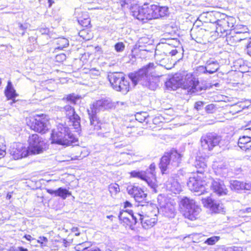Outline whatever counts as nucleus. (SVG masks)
<instances>
[{
    "label": "nucleus",
    "mask_w": 251,
    "mask_h": 251,
    "mask_svg": "<svg viewBox=\"0 0 251 251\" xmlns=\"http://www.w3.org/2000/svg\"><path fill=\"white\" fill-rule=\"evenodd\" d=\"M5 94L8 99L12 100V101L10 102V104H12V103L15 102L14 99L17 97L18 95L16 93V91L11 82L10 81L8 82L7 85L5 90Z\"/></svg>",
    "instance_id": "obj_25"
},
{
    "label": "nucleus",
    "mask_w": 251,
    "mask_h": 251,
    "mask_svg": "<svg viewBox=\"0 0 251 251\" xmlns=\"http://www.w3.org/2000/svg\"><path fill=\"white\" fill-rule=\"evenodd\" d=\"M88 114L90 120V133H93L95 131H98L100 128V124L96 116V113H94L90 109L87 110Z\"/></svg>",
    "instance_id": "obj_21"
},
{
    "label": "nucleus",
    "mask_w": 251,
    "mask_h": 251,
    "mask_svg": "<svg viewBox=\"0 0 251 251\" xmlns=\"http://www.w3.org/2000/svg\"><path fill=\"white\" fill-rule=\"evenodd\" d=\"M225 251H242V250L241 247L232 246L226 248Z\"/></svg>",
    "instance_id": "obj_54"
},
{
    "label": "nucleus",
    "mask_w": 251,
    "mask_h": 251,
    "mask_svg": "<svg viewBox=\"0 0 251 251\" xmlns=\"http://www.w3.org/2000/svg\"><path fill=\"white\" fill-rule=\"evenodd\" d=\"M186 77V81L183 84L184 89H187L188 92H195L198 84V81L191 75H187Z\"/></svg>",
    "instance_id": "obj_22"
},
{
    "label": "nucleus",
    "mask_w": 251,
    "mask_h": 251,
    "mask_svg": "<svg viewBox=\"0 0 251 251\" xmlns=\"http://www.w3.org/2000/svg\"><path fill=\"white\" fill-rule=\"evenodd\" d=\"M67 118L68 119V125L73 126L77 131L80 130V118L75 112L74 108L70 106L66 105L64 107Z\"/></svg>",
    "instance_id": "obj_14"
},
{
    "label": "nucleus",
    "mask_w": 251,
    "mask_h": 251,
    "mask_svg": "<svg viewBox=\"0 0 251 251\" xmlns=\"http://www.w3.org/2000/svg\"><path fill=\"white\" fill-rule=\"evenodd\" d=\"M155 169V165L153 163L146 171H133L130 173V176L133 177H136L145 181L152 189V191L156 193L157 185Z\"/></svg>",
    "instance_id": "obj_3"
},
{
    "label": "nucleus",
    "mask_w": 251,
    "mask_h": 251,
    "mask_svg": "<svg viewBox=\"0 0 251 251\" xmlns=\"http://www.w3.org/2000/svg\"><path fill=\"white\" fill-rule=\"evenodd\" d=\"M134 215L132 211H127V210L123 211L120 212L119 218V219H122V217H134Z\"/></svg>",
    "instance_id": "obj_46"
},
{
    "label": "nucleus",
    "mask_w": 251,
    "mask_h": 251,
    "mask_svg": "<svg viewBox=\"0 0 251 251\" xmlns=\"http://www.w3.org/2000/svg\"><path fill=\"white\" fill-rule=\"evenodd\" d=\"M78 228L77 227H73L72 229V231L75 233L76 236H78L80 233L78 232Z\"/></svg>",
    "instance_id": "obj_62"
},
{
    "label": "nucleus",
    "mask_w": 251,
    "mask_h": 251,
    "mask_svg": "<svg viewBox=\"0 0 251 251\" xmlns=\"http://www.w3.org/2000/svg\"><path fill=\"white\" fill-rule=\"evenodd\" d=\"M247 49L248 54L251 56V40L248 43Z\"/></svg>",
    "instance_id": "obj_61"
},
{
    "label": "nucleus",
    "mask_w": 251,
    "mask_h": 251,
    "mask_svg": "<svg viewBox=\"0 0 251 251\" xmlns=\"http://www.w3.org/2000/svg\"><path fill=\"white\" fill-rule=\"evenodd\" d=\"M195 166L197 169V172L195 174H198L202 176H206L205 173L207 171V165L205 158L198 157L196 159Z\"/></svg>",
    "instance_id": "obj_20"
},
{
    "label": "nucleus",
    "mask_w": 251,
    "mask_h": 251,
    "mask_svg": "<svg viewBox=\"0 0 251 251\" xmlns=\"http://www.w3.org/2000/svg\"><path fill=\"white\" fill-rule=\"evenodd\" d=\"M108 188L111 195H115L120 190L119 185L117 183L111 184Z\"/></svg>",
    "instance_id": "obj_39"
},
{
    "label": "nucleus",
    "mask_w": 251,
    "mask_h": 251,
    "mask_svg": "<svg viewBox=\"0 0 251 251\" xmlns=\"http://www.w3.org/2000/svg\"><path fill=\"white\" fill-rule=\"evenodd\" d=\"M166 189L174 194H179L182 190V187L178 181L171 177L166 182Z\"/></svg>",
    "instance_id": "obj_19"
},
{
    "label": "nucleus",
    "mask_w": 251,
    "mask_h": 251,
    "mask_svg": "<svg viewBox=\"0 0 251 251\" xmlns=\"http://www.w3.org/2000/svg\"><path fill=\"white\" fill-rule=\"evenodd\" d=\"M135 119L140 123L149 122V115L147 112H143L137 113L135 115Z\"/></svg>",
    "instance_id": "obj_32"
},
{
    "label": "nucleus",
    "mask_w": 251,
    "mask_h": 251,
    "mask_svg": "<svg viewBox=\"0 0 251 251\" xmlns=\"http://www.w3.org/2000/svg\"><path fill=\"white\" fill-rule=\"evenodd\" d=\"M51 143L63 146H70L75 142V137L71 133L69 128L65 125L58 124L52 131Z\"/></svg>",
    "instance_id": "obj_2"
},
{
    "label": "nucleus",
    "mask_w": 251,
    "mask_h": 251,
    "mask_svg": "<svg viewBox=\"0 0 251 251\" xmlns=\"http://www.w3.org/2000/svg\"><path fill=\"white\" fill-rule=\"evenodd\" d=\"M115 106V103L112 102L109 99H102L94 102L90 110L97 113L100 111L111 109Z\"/></svg>",
    "instance_id": "obj_15"
},
{
    "label": "nucleus",
    "mask_w": 251,
    "mask_h": 251,
    "mask_svg": "<svg viewBox=\"0 0 251 251\" xmlns=\"http://www.w3.org/2000/svg\"><path fill=\"white\" fill-rule=\"evenodd\" d=\"M226 41L228 44L230 45H234L240 42V38L237 36L236 32H232L231 34L226 35Z\"/></svg>",
    "instance_id": "obj_31"
},
{
    "label": "nucleus",
    "mask_w": 251,
    "mask_h": 251,
    "mask_svg": "<svg viewBox=\"0 0 251 251\" xmlns=\"http://www.w3.org/2000/svg\"><path fill=\"white\" fill-rule=\"evenodd\" d=\"M221 139L213 133H208L202 136L201 139V147L204 151H210L220 143Z\"/></svg>",
    "instance_id": "obj_11"
},
{
    "label": "nucleus",
    "mask_w": 251,
    "mask_h": 251,
    "mask_svg": "<svg viewBox=\"0 0 251 251\" xmlns=\"http://www.w3.org/2000/svg\"><path fill=\"white\" fill-rule=\"evenodd\" d=\"M223 205L219 202L214 201L213 204L210 207V210L215 213H220L222 211Z\"/></svg>",
    "instance_id": "obj_37"
},
{
    "label": "nucleus",
    "mask_w": 251,
    "mask_h": 251,
    "mask_svg": "<svg viewBox=\"0 0 251 251\" xmlns=\"http://www.w3.org/2000/svg\"><path fill=\"white\" fill-rule=\"evenodd\" d=\"M205 109V111L208 113H213L216 110V107L213 104L207 105Z\"/></svg>",
    "instance_id": "obj_49"
},
{
    "label": "nucleus",
    "mask_w": 251,
    "mask_h": 251,
    "mask_svg": "<svg viewBox=\"0 0 251 251\" xmlns=\"http://www.w3.org/2000/svg\"><path fill=\"white\" fill-rule=\"evenodd\" d=\"M27 28L26 25H23L21 23L18 24L19 33L23 36L25 34V30Z\"/></svg>",
    "instance_id": "obj_48"
},
{
    "label": "nucleus",
    "mask_w": 251,
    "mask_h": 251,
    "mask_svg": "<svg viewBox=\"0 0 251 251\" xmlns=\"http://www.w3.org/2000/svg\"><path fill=\"white\" fill-rule=\"evenodd\" d=\"M201 201L204 206L209 208H210L212 204H213V202L215 201L210 197L202 198Z\"/></svg>",
    "instance_id": "obj_40"
},
{
    "label": "nucleus",
    "mask_w": 251,
    "mask_h": 251,
    "mask_svg": "<svg viewBox=\"0 0 251 251\" xmlns=\"http://www.w3.org/2000/svg\"><path fill=\"white\" fill-rule=\"evenodd\" d=\"M213 168L217 170V172H219V173L220 172V171L225 170L226 169V165L223 163H218L217 162H215L213 165Z\"/></svg>",
    "instance_id": "obj_45"
},
{
    "label": "nucleus",
    "mask_w": 251,
    "mask_h": 251,
    "mask_svg": "<svg viewBox=\"0 0 251 251\" xmlns=\"http://www.w3.org/2000/svg\"><path fill=\"white\" fill-rule=\"evenodd\" d=\"M26 121L31 129L38 132L45 133L49 129V119L45 115H36L27 118Z\"/></svg>",
    "instance_id": "obj_5"
},
{
    "label": "nucleus",
    "mask_w": 251,
    "mask_h": 251,
    "mask_svg": "<svg viewBox=\"0 0 251 251\" xmlns=\"http://www.w3.org/2000/svg\"><path fill=\"white\" fill-rule=\"evenodd\" d=\"M89 246V243L84 242L76 245L75 248L76 251H83L87 249Z\"/></svg>",
    "instance_id": "obj_42"
},
{
    "label": "nucleus",
    "mask_w": 251,
    "mask_h": 251,
    "mask_svg": "<svg viewBox=\"0 0 251 251\" xmlns=\"http://www.w3.org/2000/svg\"><path fill=\"white\" fill-rule=\"evenodd\" d=\"M248 28L247 26H243L242 31H236L237 36L240 38V41L246 38V34H248Z\"/></svg>",
    "instance_id": "obj_38"
},
{
    "label": "nucleus",
    "mask_w": 251,
    "mask_h": 251,
    "mask_svg": "<svg viewBox=\"0 0 251 251\" xmlns=\"http://www.w3.org/2000/svg\"><path fill=\"white\" fill-rule=\"evenodd\" d=\"M250 131H251L250 128L246 129L247 133H249ZM250 141H251V133L249 135H244L240 137L238 139V144L239 147L241 148L242 146H245Z\"/></svg>",
    "instance_id": "obj_30"
},
{
    "label": "nucleus",
    "mask_w": 251,
    "mask_h": 251,
    "mask_svg": "<svg viewBox=\"0 0 251 251\" xmlns=\"http://www.w3.org/2000/svg\"><path fill=\"white\" fill-rule=\"evenodd\" d=\"M139 187L133 185H129L126 188L128 194L134 198L135 196L137 195V192H138Z\"/></svg>",
    "instance_id": "obj_36"
},
{
    "label": "nucleus",
    "mask_w": 251,
    "mask_h": 251,
    "mask_svg": "<svg viewBox=\"0 0 251 251\" xmlns=\"http://www.w3.org/2000/svg\"><path fill=\"white\" fill-rule=\"evenodd\" d=\"M149 212L145 216L137 214L141 221L142 226L145 229H149L153 227L157 221L156 210H152L151 206L147 207Z\"/></svg>",
    "instance_id": "obj_12"
},
{
    "label": "nucleus",
    "mask_w": 251,
    "mask_h": 251,
    "mask_svg": "<svg viewBox=\"0 0 251 251\" xmlns=\"http://www.w3.org/2000/svg\"><path fill=\"white\" fill-rule=\"evenodd\" d=\"M211 189L218 196L226 195L228 190L224 182L218 178L211 179Z\"/></svg>",
    "instance_id": "obj_16"
},
{
    "label": "nucleus",
    "mask_w": 251,
    "mask_h": 251,
    "mask_svg": "<svg viewBox=\"0 0 251 251\" xmlns=\"http://www.w3.org/2000/svg\"><path fill=\"white\" fill-rule=\"evenodd\" d=\"M131 12L133 17L143 23L152 20L151 5L145 4L142 7L135 8Z\"/></svg>",
    "instance_id": "obj_13"
},
{
    "label": "nucleus",
    "mask_w": 251,
    "mask_h": 251,
    "mask_svg": "<svg viewBox=\"0 0 251 251\" xmlns=\"http://www.w3.org/2000/svg\"><path fill=\"white\" fill-rule=\"evenodd\" d=\"M156 66L150 63L134 74L129 75V79H126L122 74L114 73L109 75V80L114 89L126 94L131 88L130 79L133 86L140 83L151 90H155L158 86L159 75L155 73Z\"/></svg>",
    "instance_id": "obj_1"
},
{
    "label": "nucleus",
    "mask_w": 251,
    "mask_h": 251,
    "mask_svg": "<svg viewBox=\"0 0 251 251\" xmlns=\"http://www.w3.org/2000/svg\"><path fill=\"white\" fill-rule=\"evenodd\" d=\"M120 154L122 155L123 157H125V155L130 156H134L135 155V153L131 151H128L126 152H121Z\"/></svg>",
    "instance_id": "obj_58"
},
{
    "label": "nucleus",
    "mask_w": 251,
    "mask_h": 251,
    "mask_svg": "<svg viewBox=\"0 0 251 251\" xmlns=\"http://www.w3.org/2000/svg\"><path fill=\"white\" fill-rule=\"evenodd\" d=\"M225 18L218 20L215 22L216 24V32L221 36H226L228 32L234 26L235 20L232 17H228L223 15Z\"/></svg>",
    "instance_id": "obj_9"
},
{
    "label": "nucleus",
    "mask_w": 251,
    "mask_h": 251,
    "mask_svg": "<svg viewBox=\"0 0 251 251\" xmlns=\"http://www.w3.org/2000/svg\"><path fill=\"white\" fill-rule=\"evenodd\" d=\"M25 238L28 241H30L33 239L32 237L30 235H25Z\"/></svg>",
    "instance_id": "obj_63"
},
{
    "label": "nucleus",
    "mask_w": 251,
    "mask_h": 251,
    "mask_svg": "<svg viewBox=\"0 0 251 251\" xmlns=\"http://www.w3.org/2000/svg\"><path fill=\"white\" fill-rule=\"evenodd\" d=\"M180 84V80H177L176 77L170 78L165 83L166 86L168 89L173 90L176 89Z\"/></svg>",
    "instance_id": "obj_28"
},
{
    "label": "nucleus",
    "mask_w": 251,
    "mask_h": 251,
    "mask_svg": "<svg viewBox=\"0 0 251 251\" xmlns=\"http://www.w3.org/2000/svg\"><path fill=\"white\" fill-rule=\"evenodd\" d=\"M81 12L80 9H76L75 15L77 19L78 23L83 27H88L90 25V20L86 13H84V20L82 17L79 16V13Z\"/></svg>",
    "instance_id": "obj_27"
},
{
    "label": "nucleus",
    "mask_w": 251,
    "mask_h": 251,
    "mask_svg": "<svg viewBox=\"0 0 251 251\" xmlns=\"http://www.w3.org/2000/svg\"><path fill=\"white\" fill-rule=\"evenodd\" d=\"M220 239L219 236H214L207 238L205 241L204 243L208 245H215Z\"/></svg>",
    "instance_id": "obj_41"
},
{
    "label": "nucleus",
    "mask_w": 251,
    "mask_h": 251,
    "mask_svg": "<svg viewBox=\"0 0 251 251\" xmlns=\"http://www.w3.org/2000/svg\"><path fill=\"white\" fill-rule=\"evenodd\" d=\"M152 19H158L160 17L159 14L160 6L156 5H151Z\"/></svg>",
    "instance_id": "obj_35"
},
{
    "label": "nucleus",
    "mask_w": 251,
    "mask_h": 251,
    "mask_svg": "<svg viewBox=\"0 0 251 251\" xmlns=\"http://www.w3.org/2000/svg\"><path fill=\"white\" fill-rule=\"evenodd\" d=\"M88 73L92 77L98 76L100 75V71L96 69V68H92L89 70V72Z\"/></svg>",
    "instance_id": "obj_51"
},
{
    "label": "nucleus",
    "mask_w": 251,
    "mask_h": 251,
    "mask_svg": "<svg viewBox=\"0 0 251 251\" xmlns=\"http://www.w3.org/2000/svg\"><path fill=\"white\" fill-rule=\"evenodd\" d=\"M170 45L169 44H163L162 48L163 50V52H170L171 50H170Z\"/></svg>",
    "instance_id": "obj_59"
},
{
    "label": "nucleus",
    "mask_w": 251,
    "mask_h": 251,
    "mask_svg": "<svg viewBox=\"0 0 251 251\" xmlns=\"http://www.w3.org/2000/svg\"><path fill=\"white\" fill-rule=\"evenodd\" d=\"M203 105V102L201 101H199L195 103L194 107L197 110L201 109V107Z\"/></svg>",
    "instance_id": "obj_57"
},
{
    "label": "nucleus",
    "mask_w": 251,
    "mask_h": 251,
    "mask_svg": "<svg viewBox=\"0 0 251 251\" xmlns=\"http://www.w3.org/2000/svg\"><path fill=\"white\" fill-rule=\"evenodd\" d=\"M56 43L58 45L57 48L60 50H62L69 45L68 40L65 38H58L57 39Z\"/></svg>",
    "instance_id": "obj_34"
},
{
    "label": "nucleus",
    "mask_w": 251,
    "mask_h": 251,
    "mask_svg": "<svg viewBox=\"0 0 251 251\" xmlns=\"http://www.w3.org/2000/svg\"><path fill=\"white\" fill-rule=\"evenodd\" d=\"M101 251V250L99 248H92V249H90L89 251Z\"/></svg>",
    "instance_id": "obj_64"
},
{
    "label": "nucleus",
    "mask_w": 251,
    "mask_h": 251,
    "mask_svg": "<svg viewBox=\"0 0 251 251\" xmlns=\"http://www.w3.org/2000/svg\"><path fill=\"white\" fill-rule=\"evenodd\" d=\"M10 154L14 159H19L26 157L30 154L27 149L22 143H18L10 150Z\"/></svg>",
    "instance_id": "obj_17"
},
{
    "label": "nucleus",
    "mask_w": 251,
    "mask_h": 251,
    "mask_svg": "<svg viewBox=\"0 0 251 251\" xmlns=\"http://www.w3.org/2000/svg\"><path fill=\"white\" fill-rule=\"evenodd\" d=\"M3 140L2 138H0V158L4 157L6 153V147L3 144Z\"/></svg>",
    "instance_id": "obj_47"
},
{
    "label": "nucleus",
    "mask_w": 251,
    "mask_h": 251,
    "mask_svg": "<svg viewBox=\"0 0 251 251\" xmlns=\"http://www.w3.org/2000/svg\"><path fill=\"white\" fill-rule=\"evenodd\" d=\"M168 13V8L166 6H160L159 14L160 17H163L166 16Z\"/></svg>",
    "instance_id": "obj_50"
},
{
    "label": "nucleus",
    "mask_w": 251,
    "mask_h": 251,
    "mask_svg": "<svg viewBox=\"0 0 251 251\" xmlns=\"http://www.w3.org/2000/svg\"><path fill=\"white\" fill-rule=\"evenodd\" d=\"M180 205L185 208L184 216L186 218L193 221L199 217L201 208L194 200L184 198L181 201Z\"/></svg>",
    "instance_id": "obj_7"
},
{
    "label": "nucleus",
    "mask_w": 251,
    "mask_h": 251,
    "mask_svg": "<svg viewBox=\"0 0 251 251\" xmlns=\"http://www.w3.org/2000/svg\"><path fill=\"white\" fill-rule=\"evenodd\" d=\"M181 155L176 151L166 153L161 158L159 167L162 174L168 169L175 168L181 162Z\"/></svg>",
    "instance_id": "obj_4"
},
{
    "label": "nucleus",
    "mask_w": 251,
    "mask_h": 251,
    "mask_svg": "<svg viewBox=\"0 0 251 251\" xmlns=\"http://www.w3.org/2000/svg\"><path fill=\"white\" fill-rule=\"evenodd\" d=\"M138 192L134 198L139 202H142L146 200L147 194L140 187L138 188Z\"/></svg>",
    "instance_id": "obj_33"
},
{
    "label": "nucleus",
    "mask_w": 251,
    "mask_h": 251,
    "mask_svg": "<svg viewBox=\"0 0 251 251\" xmlns=\"http://www.w3.org/2000/svg\"><path fill=\"white\" fill-rule=\"evenodd\" d=\"M166 56H167V54L164 53V52L163 53H160L158 50H156L155 51V59L156 61L160 62L164 59Z\"/></svg>",
    "instance_id": "obj_43"
},
{
    "label": "nucleus",
    "mask_w": 251,
    "mask_h": 251,
    "mask_svg": "<svg viewBox=\"0 0 251 251\" xmlns=\"http://www.w3.org/2000/svg\"><path fill=\"white\" fill-rule=\"evenodd\" d=\"M241 149L246 152H248L251 150V141L245 146H242V148Z\"/></svg>",
    "instance_id": "obj_56"
},
{
    "label": "nucleus",
    "mask_w": 251,
    "mask_h": 251,
    "mask_svg": "<svg viewBox=\"0 0 251 251\" xmlns=\"http://www.w3.org/2000/svg\"><path fill=\"white\" fill-rule=\"evenodd\" d=\"M28 151L31 154H39L46 148L44 141L37 134H32L28 138Z\"/></svg>",
    "instance_id": "obj_10"
},
{
    "label": "nucleus",
    "mask_w": 251,
    "mask_h": 251,
    "mask_svg": "<svg viewBox=\"0 0 251 251\" xmlns=\"http://www.w3.org/2000/svg\"><path fill=\"white\" fill-rule=\"evenodd\" d=\"M47 192L51 195H53L55 197H59L63 200H65L66 198L71 195V193L66 188L60 187L56 190L48 189Z\"/></svg>",
    "instance_id": "obj_23"
},
{
    "label": "nucleus",
    "mask_w": 251,
    "mask_h": 251,
    "mask_svg": "<svg viewBox=\"0 0 251 251\" xmlns=\"http://www.w3.org/2000/svg\"><path fill=\"white\" fill-rule=\"evenodd\" d=\"M159 207L154 208L158 213L168 218H174L176 215L175 203L163 196L160 195L157 198Z\"/></svg>",
    "instance_id": "obj_6"
},
{
    "label": "nucleus",
    "mask_w": 251,
    "mask_h": 251,
    "mask_svg": "<svg viewBox=\"0 0 251 251\" xmlns=\"http://www.w3.org/2000/svg\"><path fill=\"white\" fill-rule=\"evenodd\" d=\"M219 64L217 61L210 59L207 60L204 66H201L199 67V71L203 73H208L209 74H213L217 72L219 69Z\"/></svg>",
    "instance_id": "obj_18"
},
{
    "label": "nucleus",
    "mask_w": 251,
    "mask_h": 251,
    "mask_svg": "<svg viewBox=\"0 0 251 251\" xmlns=\"http://www.w3.org/2000/svg\"><path fill=\"white\" fill-rule=\"evenodd\" d=\"M208 33V32L205 29L200 28L194 34V39L198 43L205 44L207 41Z\"/></svg>",
    "instance_id": "obj_24"
},
{
    "label": "nucleus",
    "mask_w": 251,
    "mask_h": 251,
    "mask_svg": "<svg viewBox=\"0 0 251 251\" xmlns=\"http://www.w3.org/2000/svg\"><path fill=\"white\" fill-rule=\"evenodd\" d=\"M206 176H202L198 174H193V176L189 178L187 185L191 191L198 193V195L202 194L205 192V180Z\"/></svg>",
    "instance_id": "obj_8"
},
{
    "label": "nucleus",
    "mask_w": 251,
    "mask_h": 251,
    "mask_svg": "<svg viewBox=\"0 0 251 251\" xmlns=\"http://www.w3.org/2000/svg\"><path fill=\"white\" fill-rule=\"evenodd\" d=\"M178 52L177 50L175 49L172 50L170 52H164V53L167 54V55L174 56Z\"/></svg>",
    "instance_id": "obj_60"
},
{
    "label": "nucleus",
    "mask_w": 251,
    "mask_h": 251,
    "mask_svg": "<svg viewBox=\"0 0 251 251\" xmlns=\"http://www.w3.org/2000/svg\"><path fill=\"white\" fill-rule=\"evenodd\" d=\"M79 99V97L75 95L74 94L67 95L66 99L67 101L70 102L71 103L75 104L76 101Z\"/></svg>",
    "instance_id": "obj_44"
},
{
    "label": "nucleus",
    "mask_w": 251,
    "mask_h": 251,
    "mask_svg": "<svg viewBox=\"0 0 251 251\" xmlns=\"http://www.w3.org/2000/svg\"><path fill=\"white\" fill-rule=\"evenodd\" d=\"M125 49V45L122 42L117 43L115 45V49L118 52H121L123 51Z\"/></svg>",
    "instance_id": "obj_52"
},
{
    "label": "nucleus",
    "mask_w": 251,
    "mask_h": 251,
    "mask_svg": "<svg viewBox=\"0 0 251 251\" xmlns=\"http://www.w3.org/2000/svg\"><path fill=\"white\" fill-rule=\"evenodd\" d=\"M56 60L58 62H62L66 60V56L65 54L61 53L56 56Z\"/></svg>",
    "instance_id": "obj_55"
},
{
    "label": "nucleus",
    "mask_w": 251,
    "mask_h": 251,
    "mask_svg": "<svg viewBox=\"0 0 251 251\" xmlns=\"http://www.w3.org/2000/svg\"><path fill=\"white\" fill-rule=\"evenodd\" d=\"M37 242L40 243L42 246H45L48 242V239L44 236H41L39 237Z\"/></svg>",
    "instance_id": "obj_53"
},
{
    "label": "nucleus",
    "mask_w": 251,
    "mask_h": 251,
    "mask_svg": "<svg viewBox=\"0 0 251 251\" xmlns=\"http://www.w3.org/2000/svg\"><path fill=\"white\" fill-rule=\"evenodd\" d=\"M230 187L235 190H251V184L235 180L231 181Z\"/></svg>",
    "instance_id": "obj_26"
},
{
    "label": "nucleus",
    "mask_w": 251,
    "mask_h": 251,
    "mask_svg": "<svg viewBox=\"0 0 251 251\" xmlns=\"http://www.w3.org/2000/svg\"><path fill=\"white\" fill-rule=\"evenodd\" d=\"M120 220L124 226H128L130 228H132V226L137 223V218L135 216H134V217H124L123 216L122 219H120Z\"/></svg>",
    "instance_id": "obj_29"
}]
</instances>
